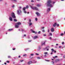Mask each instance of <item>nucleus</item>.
I'll return each mask as SVG.
<instances>
[{
	"label": "nucleus",
	"mask_w": 65,
	"mask_h": 65,
	"mask_svg": "<svg viewBox=\"0 0 65 65\" xmlns=\"http://www.w3.org/2000/svg\"><path fill=\"white\" fill-rule=\"evenodd\" d=\"M52 51V52H54L55 51V50H54V49L52 48L51 49Z\"/></svg>",
	"instance_id": "obj_19"
},
{
	"label": "nucleus",
	"mask_w": 65,
	"mask_h": 65,
	"mask_svg": "<svg viewBox=\"0 0 65 65\" xmlns=\"http://www.w3.org/2000/svg\"><path fill=\"white\" fill-rule=\"evenodd\" d=\"M24 36L25 37L26 36V35H24Z\"/></svg>",
	"instance_id": "obj_64"
},
{
	"label": "nucleus",
	"mask_w": 65,
	"mask_h": 65,
	"mask_svg": "<svg viewBox=\"0 0 65 65\" xmlns=\"http://www.w3.org/2000/svg\"><path fill=\"white\" fill-rule=\"evenodd\" d=\"M49 50V49L48 48H47V51H48Z\"/></svg>",
	"instance_id": "obj_61"
},
{
	"label": "nucleus",
	"mask_w": 65,
	"mask_h": 65,
	"mask_svg": "<svg viewBox=\"0 0 65 65\" xmlns=\"http://www.w3.org/2000/svg\"><path fill=\"white\" fill-rule=\"evenodd\" d=\"M10 15L12 18H13L14 19H15V18L16 17L15 16V14H14V13L12 12L11 13Z\"/></svg>",
	"instance_id": "obj_2"
},
{
	"label": "nucleus",
	"mask_w": 65,
	"mask_h": 65,
	"mask_svg": "<svg viewBox=\"0 0 65 65\" xmlns=\"http://www.w3.org/2000/svg\"><path fill=\"white\" fill-rule=\"evenodd\" d=\"M42 31L43 32H45V30L44 29H43L42 30Z\"/></svg>",
	"instance_id": "obj_35"
},
{
	"label": "nucleus",
	"mask_w": 65,
	"mask_h": 65,
	"mask_svg": "<svg viewBox=\"0 0 65 65\" xmlns=\"http://www.w3.org/2000/svg\"><path fill=\"white\" fill-rule=\"evenodd\" d=\"M43 35L44 36H46V35H45V34H44V35Z\"/></svg>",
	"instance_id": "obj_49"
},
{
	"label": "nucleus",
	"mask_w": 65,
	"mask_h": 65,
	"mask_svg": "<svg viewBox=\"0 0 65 65\" xmlns=\"http://www.w3.org/2000/svg\"><path fill=\"white\" fill-rule=\"evenodd\" d=\"M26 56V54H24V55H23V56H24V57H25V56Z\"/></svg>",
	"instance_id": "obj_39"
},
{
	"label": "nucleus",
	"mask_w": 65,
	"mask_h": 65,
	"mask_svg": "<svg viewBox=\"0 0 65 65\" xmlns=\"http://www.w3.org/2000/svg\"><path fill=\"white\" fill-rule=\"evenodd\" d=\"M53 54V53L52 52V53H51V55H52V54Z\"/></svg>",
	"instance_id": "obj_56"
},
{
	"label": "nucleus",
	"mask_w": 65,
	"mask_h": 65,
	"mask_svg": "<svg viewBox=\"0 0 65 65\" xmlns=\"http://www.w3.org/2000/svg\"><path fill=\"white\" fill-rule=\"evenodd\" d=\"M32 33H35V31H32Z\"/></svg>",
	"instance_id": "obj_47"
},
{
	"label": "nucleus",
	"mask_w": 65,
	"mask_h": 65,
	"mask_svg": "<svg viewBox=\"0 0 65 65\" xmlns=\"http://www.w3.org/2000/svg\"><path fill=\"white\" fill-rule=\"evenodd\" d=\"M37 59H41L40 57H37Z\"/></svg>",
	"instance_id": "obj_45"
},
{
	"label": "nucleus",
	"mask_w": 65,
	"mask_h": 65,
	"mask_svg": "<svg viewBox=\"0 0 65 65\" xmlns=\"http://www.w3.org/2000/svg\"><path fill=\"white\" fill-rule=\"evenodd\" d=\"M52 51V52H54L55 51V50H54V49L52 48L51 49Z\"/></svg>",
	"instance_id": "obj_21"
},
{
	"label": "nucleus",
	"mask_w": 65,
	"mask_h": 65,
	"mask_svg": "<svg viewBox=\"0 0 65 65\" xmlns=\"http://www.w3.org/2000/svg\"><path fill=\"white\" fill-rule=\"evenodd\" d=\"M16 25H21V22H19L17 23L16 24Z\"/></svg>",
	"instance_id": "obj_11"
},
{
	"label": "nucleus",
	"mask_w": 65,
	"mask_h": 65,
	"mask_svg": "<svg viewBox=\"0 0 65 65\" xmlns=\"http://www.w3.org/2000/svg\"><path fill=\"white\" fill-rule=\"evenodd\" d=\"M49 34H50V35H51V36H52V33H49Z\"/></svg>",
	"instance_id": "obj_30"
},
{
	"label": "nucleus",
	"mask_w": 65,
	"mask_h": 65,
	"mask_svg": "<svg viewBox=\"0 0 65 65\" xmlns=\"http://www.w3.org/2000/svg\"><path fill=\"white\" fill-rule=\"evenodd\" d=\"M23 61H24V60H20L21 62H23Z\"/></svg>",
	"instance_id": "obj_33"
},
{
	"label": "nucleus",
	"mask_w": 65,
	"mask_h": 65,
	"mask_svg": "<svg viewBox=\"0 0 65 65\" xmlns=\"http://www.w3.org/2000/svg\"><path fill=\"white\" fill-rule=\"evenodd\" d=\"M61 46H59V48H61Z\"/></svg>",
	"instance_id": "obj_60"
},
{
	"label": "nucleus",
	"mask_w": 65,
	"mask_h": 65,
	"mask_svg": "<svg viewBox=\"0 0 65 65\" xmlns=\"http://www.w3.org/2000/svg\"><path fill=\"white\" fill-rule=\"evenodd\" d=\"M56 25H57V23H54V24H53V26L54 27H56Z\"/></svg>",
	"instance_id": "obj_13"
},
{
	"label": "nucleus",
	"mask_w": 65,
	"mask_h": 65,
	"mask_svg": "<svg viewBox=\"0 0 65 65\" xmlns=\"http://www.w3.org/2000/svg\"><path fill=\"white\" fill-rule=\"evenodd\" d=\"M46 61H47V62H49V61H50L48 60H45Z\"/></svg>",
	"instance_id": "obj_43"
},
{
	"label": "nucleus",
	"mask_w": 65,
	"mask_h": 65,
	"mask_svg": "<svg viewBox=\"0 0 65 65\" xmlns=\"http://www.w3.org/2000/svg\"><path fill=\"white\" fill-rule=\"evenodd\" d=\"M25 9H26V7H24L23 8V10H25Z\"/></svg>",
	"instance_id": "obj_27"
},
{
	"label": "nucleus",
	"mask_w": 65,
	"mask_h": 65,
	"mask_svg": "<svg viewBox=\"0 0 65 65\" xmlns=\"http://www.w3.org/2000/svg\"><path fill=\"white\" fill-rule=\"evenodd\" d=\"M41 49V47L40 46H38V51H39Z\"/></svg>",
	"instance_id": "obj_8"
},
{
	"label": "nucleus",
	"mask_w": 65,
	"mask_h": 65,
	"mask_svg": "<svg viewBox=\"0 0 65 65\" xmlns=\"http://www.w3.org/2000/svg\"><path fill=\"white\" fill-rule=\"evenodd\" d=\"M50 48V46H48L47 47H45V49H47V48Z\"/></svg>",
	"instance_id": "obj_18"
},
{
	"label": "nucleus",
	"mask_w": 65,
	"mask_h": 65,
	"mask_svg": "<svg viewBox=\"0 0 65 65\" xmlns=\"http://www.w3.org/2000/svg\"><path fill=\"white\" fill-rule=\"evenodd\" d=\"M12 1H14V2H17V0H11Z\"/></svg>",
	"instance_id": "obj_26"
},
{
	"label": "nucleus",
	"mask_w": 65,
	"mask_h": 65,
	"mask_svg": "<svg viewBox=\"0 0 65 65\" xmlns=\"http://www.w3.org/2000/svg\"><path fill=\"white\" fill-rule=\"evenodd\" d=\"M14 7V5H13L12 6V7Z\"/></svg>",
	"instance_id": "obj_57"
},
{
	"label": "nucleus",
	"mask_w": 65,
	"mask_h": 65,
	"mask_svg": "<svg viewBox=\"0 0 65 65\" xmlns=\"http://www.w3.org/2000/svg\"><path fill=\"white\" fill-rule=\"evenodd\" d=\"M28 23L29 24V26H31V25H32V22H29Z\"/></svg>",
	"instance_id": "obj_16"
},
{
	"label": "nucleus",
	"mask_w": 65,
	"mask_h": 65,
	"mask_svg": "<svg viewBox=\"0 0 65 65\" xmlns=\"http://www.w3.org/2000/svg\"><path fill=\"white\" fill-rule=\"evenodd\" d=\"M45 41H45L44 42V43L43 44V43H42V45H43V44H44V45H45Z\"/></svg>",
	"instance_id": "obj_23"
},
{
	"label": "nucleus",
	"mask_w": 65,
	"mask_h": 65,
	"mask_svg": "<svg viewBox=\"0 0 65 65\" xmlns=\"http://www.w3.org/2000/svg\"><path fill=\"white\" fill-rule=\"evenodd\" d=\"M48 32H50V30L49 29H48Z\"/></svg>",
	"instance_id": "obj_44"
},
{
	"label": "nucleus",
	"mask_w": 65,
	"mask_h": 65,
	"mask_svg": "<svg viewBox=\"0 0 65 65\" xmlns=\"http://www.w3.org/2000/svg\"><path fill=\"white\" fill-rule=\"evenodd\" d=\"M14 22H17V20L16 19H14Z\"/></svg>",
	"instance_id": "obj_24"
},
{
	"label": "nucleus",
	"mask_w": 65,
	"mask_h": 65,
	"mask_svg": "<svg viewBox=\"0 0 65 65\" xmlns=\"http://www.w3.org/2000/svg\"><path fill=\"white\" fill-rule=\"evenodd\" d=\"M63 57L64 58H65V55L63 56Z\"/></svg>",
	"instance_id": "obj_63"
},
{
	"label": "nucleus",
	"mask_w": 65,
	"mask_h": 65,
	"mask_svg": "<svg viewBox=\"0 0 65 65\" xmlns=\"http://www.w3.org/2000/svg\"><path fill=\"white\" fill-rule=\"evenodd\" d=\"M35 34H37V32H34Z\"/></svg>",
	"instance_id": "obj_54"
},
{
	"label": "nucleus",
	"mask_w": 65,
	"mask_h": 65,
	"mask_svg": "<svg viewBox=\"0 0 65 65\" xmlns=\"http://www.w3.org/2000/svg\"><path fill=\"white\" fill-rule=\"evenodd\" d=\"M36 55H39V54H37V53H36Z\"/></svg>",
	"instance_id": "obj_52"
},
{
	"label": "nucleus",
	"mask_w": 65,
	"mask_h": 65,
	"mask_svg": "<svg viewBox=\"0 0 65 65\" xmlns=\"http://www.w3.org/2000/svg\"><path fill=\"white\" fill-rule=\"evenodd\" d=\"M44 27H42V28H41L42 29H44Z\"/></svg>",
	"instance_id": "obj_41"
},
{
	"label": "nucleus",
	"mask_w": 65,
	"mask_h": 65,
	"mask_svg": "<svg viewBox=\"0 0 65 65\" xmlns=\"http://www.w3.org/2000/svg\"><path fill=\"white\" fill-rule=\"evenodd\" d=\"M38 38V36H35L34 37V39H36V38Z\"/></svg>",
	"instance_id": "obj_10"
},
{
	"label": "nucleus",
	"mask_w": 65,
	"mask_h": 65,
	"mask_svg": "<svg viewBox=\"0 0 65 65\" xmlns=\"http://www.w3.org/2000/svg\"><path fill=\"white\" fill-rule=\"evenodd\" d=\"M13 50H15V48H12Z\"/></svg>",
	"instance_id": "obj_53"
},
{
	"label": "nucleus",
	"mask_w": 65,
	"mask_h": 65,
	"mask_svg": "<svg viewBox=\"0 0 65 65\" xmlns=\"http://www.w3.org/2000/svg\"><path fill=\"white\" fill-rule=\"evenodd\" d=\"M57 57H58V56H56L54 57H53V59H55L56 58H57Z\"/></svg>",
	"instance_id": "obj_25"
},
{
	"label": "nucleus",
	"mask_w": 65,
	"mask_h": 65,
	"mask_svg": "<svg viewBox=\"0 0 65 65\" xmlns=\"http://www.w3.org/2000/svg\"><path fill=\"white\" fill-rule=\"evenodd\" d=\"M32 63V61H29L28 62L27 64H28V65H30V64H31Z\"/></svg>",
	"instance_id": "obj_14"
},
{
	"label": "nucleus",
	"mask_w": 65,
	"mask_h": 65,
	"mask_svg": "<svg viewBox=\"0 0 65 65\" xmlns=\"http://www.w3.org/2000/svg\"><path fill=\"white\" fill-rule=\"evenodd\" d=\"M7 63H9V61H7Z\"/></svg>",
	"instance_id": "obj_59"
},
{
	"label": "nucleus",
	"mask_w": 65,
	"mask_h": 65,
	"mask_svg": "<svg viewBox=\"0 0 65 65\" xmlns=\"http://www.w3.org/2000/svg\"><path fill=\"white\" fill-rule=\"evenodd\" d=\"M40 32H41L40 31H39L38 32V34H40Z\"/></svg>",
	"instance_id": "obj_42"
},
{
	"label": "nucleus",
	"mask_w": 65,
	"mask_h": 65,
	"mask_svg": "<svg viewBox=\"0 0 65 65\" xmlns=\"http://www.w3.org/2000/svg\"><path fill=\"white\" fill-rule=\"evenodd\" d=\"M41 6V4H38L37 5V7H40Z\"/></svg>",
	"instance_id": "obj_12"
},
{
	"label": "nucleus",
	"mask_w": 65,
	"mask_h": 65,
	"mask_svg": "<svg viewBox=\"0 0 65 65\" xmlns=\"http://www.w3.org/2000/svg\"><path fill=\"white\" fill-rule=\"evenodd\" d=\"M56 26H57V27H58L59 26V24H57L56 25Z\"/></svg>",
	"instance_id": "obj_34"
},
{
	"label": "nucleus",
	"mask_w": 65,
	"mask_h": 65,
	"mask_svg": "<svg viewBox=\"0 0 65 65\" xmlns=\"http://www.w3.org/2000/svg\"><path fill=\"white\" fill-rule=\"evenodd\" d=\"M29 23H31V20L30 19H29Z\"/></svg>",
	"instance_id": "obj_36"
},
{
	"label": "nucleus",
	"mask_w": 65,
	"mask_h": 65,
	"mask_svg": "<svg viewBox=\"0 0 65 65\" xmlns=\"http://www.w3.org/2000/svg\"><path fill=\"white\" fill-rule=\"evenodd\" d=\"M64 34L63 33H62L60 34V36H62V35H63Z\"/></svg>",
	"instance_id": "obj_37"
},
{
	"label": "nucleus",
	"mask_w": 65,
	"mask_h": 65,
	"mask_svg": "<svg viewBox=\"0 0 65 65\" xmlns=\"http://www.w3.org/2000/svg\"><path fill=\"white\" fill-rule=\"evenodd\" d=\"M19 25H17V24H16L15 25V28H19Z\"/></svg>",
	"instance_id": "obj_7"
},
{
	"label": "nucleus",
	"mask_w": 65,
	"mask_h": 65,
	"mask_svg": "<svg viewBox=\"0 0 65 65\" xmlns=\"http://www.w3.org/2000/svg\"><path fill=\"white\" fill-rule=\"evenodd\" d=\"M28 42H31V40H29L28 41Z\"/></svg>",
	"instance_id": "obj_50"
},
{
	"label": "nucleus",
	"mask_w": 65,
	"mask_h": 65,
	"mask_svg": "<svg viewBox=\"0 0 65 65\" xmlns=\"http://www.w3.org/2000/svg\"><path fill=\"white\" fill-rule=\"evenodd\" d=\"M9 19L10 21H13V20H12V17H9Z\"/></svg>",
	"instance_id": "obj_6"
},
{
	"label": "nucleus",
	"mask_w": 65,
	"mask_h": 65,
	"mask_svg": "<svg viewBox=\"0 0 65 65\" xmlns=\"http://www.w3.org/2000/svg\"><path fill=\"white\" fill-rule=\"evenodd\" d=\"M52 51V52H54L55 51V50H54V49L52 48L51 49Z\"/></svg>",
	"instance_id": "obj_20"
},
{
	"label": "nucleus",
	"mask_w": 65,
	"mask_h": 65,
	"mask_svg": "<svg viewBox=\"0 0 65 65\" xmlns=\"http://www.w3.org/2000/svg\"><path fill=\"white\" fill-rule=\"evenodd\" d=\"M24 30H25V29H21V30L22 32H23V31H24Z\"/></svg>",
	"instance_id": "obj_28"
},
{
	"label": "nucleus",
	"mask_w": 65,
	"mask_h": 65,
	"mask_svg": "<svg viewBox=\"0 0 65 65\" xmlns=\"http://www.w3.org/2000/svg\"><path fill=\"white\" fill-rule=\"evenodd\" d=\"M19 8H20V9L22 8V7H19Z\"/></svg>",
	"instance_id": "obj_55"
},
{
	"label": "nucleus",
	"mask_w": 65,
	"mask_h": 65,
	"mask_svg": "<svg viewBox=\"0 0 65 65\" xmlns=\"http://www.w3.org/2000/svg\"><path fill=\"white\" fill-rule=\"evenodd\" d=\"M28 7H28V6H26V8L27 9V8H28Z\"/></svg>",
	"instance_id": "obj_29"
},
{
	"label": "nucleus",
	"mask_w": 65,
	"mask_h": 65,
	"mask_svg": "<svg viewBox=\"0 0 65 65\" xmlns=\"http://www.w3.org/2000/svg\"><path fill=\"white\" fill-rule=\"evenodd\" d=\"M31 2H34V1H33V0H31Z\"/></svg>",
	"instance_id": "obj_46"
},
{
	"label": "nucleus",
	"mask_w": 65,
	"mask_h": 65,
	"mask_svg": "<svg viewBox=\"0 0 65 65\" xmlns=\"http://www.w3.org/2000/svg\"><path fill=\"white\" fill-rule=\"evenodd\" d=\"M50 10H51V9L50 8H47V11L48 12H49V11H50Z\"/></svg>",
	"instance_id": "obj_17"
},
{
	"label": "nucleus",
	"mask_w": 65,
	"mask_h": 65,
	"mask_svg": "<svg viewBox=\"0 0 65 65\" xmlns=\"http://www.w3.org/2000/svg\"><path fill=\"white\" fill-rule=\"evenodd\" d=\"M59 61V59H56V62H58V61Z\"/></svg>",
	"instance_id": "obj_22"
},
{
	"label": "nucleus",
	"mask_w": 65,
	"mask_h": 65,
	"mask_svg": "<svg viewBox=\"0 0 65 65\" xmlns=\"http://www.w3.org/2000/svg\"><path fill=\"white\" fill-rule=\"evenodd\" d=\"M49 39H52V37H50L49 38Z\"/></svg>",
	"instance_id": "obj_48"
},
{
	"label": "nucleus",
	"mask_w": 65,
	"mask_h": 65,
	"mask_svg": "<svg viewBox=\"0 0 65 65\" xmlns=\"http://www.w3.org/2000/svg\"><path fill=\"white\" fill-rule=\"evenodd\" d=\"M37 62V61H35V62H34V63H36Z\"/></svg>",
	"instance_id": "obj_62"
},
{
	"label": "nucleus",
	"mask_w": 65,
	"mask_h": 65,
	"mask_svg": "<svg viewBox=\"0 0 65 65\" xmlns=\"http://www.w3.org/2000/svg\"><path fill=\"white\" fill-rule=\"evenodd\" d=\"M52 64H54V62L52 61Z\"/></svg>",
	"instance_id": "obj_58"
},
{
	"label": "nucleus",
	"mask_w": 65,
	"mask_h": 65,
	"mask_svg": "<svg viewBox=\"0 0 65 65\" xmlns=\"http://www.w3.org/2000/svg\"><path fill=\"white\" fill-rule=\"evenodd\" d=\"M30 7L33 10H39L38 8L36 7H33L32 6H30Z\"/></svg>",
	"instance_id": "obj_3"
},
{
	"label": "nucleus",
	"mask_w": 65,
	"mask_h": 65,
	"mask_svg": "<svg viewBox=\"0 0 65 65\" xmlns=\"http://www.w3.org/2000/svg\"><path fill=\"white\" fill-rule=\"evenodd\" d=\"M52 3V2L51 0H48L47 1V3L45 4V5H46L48 7H50V8L53 7L54 5H53L52 4H51Z\"/></svg>",
	"instance_id": "obj_1"
},
{
	"label": "nucleus",
	"mask_w": 65,
	"mask_h": 65,
	"mask_svg": "<svg viewBox=\"0 0 65 65\" xmlns=\"http://www.w3.org/2000/svg\"><path fill=\"white\" fill-rule=\"evenodd\" d=\"M17 14H19V15H20L22 13V11L20 9H19L17 10Z\"/></svg>",
	"instance_id": "obj_4"
},
{
	"label": "nucleus",
	"mask_w": 65,
	"mask_h": 65,
	"mask_svg": "<svg viewBox=\"0 0 65 65\" xmlns=\"http://www.w3.org/2000/svg\"><path fill=\"white\" fill-rule=\"evenodd\" d=\"M30 56H33L34 55V54H31L30 55Z\"/></svg>",
	"instance_id": "obj_31"
},
{
	"label": "nucleus",
	"mask_w": 65,
	"mask_h": 65,
	"mask_svg": "<svg viewBox=\"0 0 65 65\" xmlns=\"http://www.w3.org/2000/svg\"><path fill=\"white\" fill-rule=\"evenodd\" d=\"M44 54H45V55H44V57H47V56H46V54H47V52H44Z\"/></svg>",
	"instance_id": "obj_5"
},
{
	"label": "nucleus",
	"mask_w": 65,
	"mask_h": 65,
	"mask_svg": "<svg viewBox=\"0 0 65 65\" xmlns=\"http://www.w3.org/2000/svg\"><path fill=\"white\" fill-rule=\"evenodd\" d=\"M35 19L36 21H37V18H36Z\"/></svg>",
	"instance_id": "obj_40"
},
{
	"label": "nucleus",
	"mask_w": 65,
	"mask_h": 65,
	"mask_svg": "<svg viewBox=\"0 0 65 65\" xmlns=\"http://www.w3.org/2000/svg\"><path fill=\"white\" fill-rule=\"evenodd\" d=\"M36 14H37V16H39L40 15V14H39V13L37 12H36Z\"/></svg>",
	"instance_id": "obj_9"
},
{
	"label": "nucleus",
	"mask_w": 65,
	"mask_h": 65,
	"mask_svg": "<svg viewBox=\"0 0 65 65\" xmlns=\"http://www.w3.org/2000/svg\"><path fill=\"white\" fill-rule=\"evenodd\" d=\"M51 31L52 32H54V28H52L51 29Z\"/></svg>",
	"instance_id": "obj_15"
},
{
	"label": "nucleus",
	"mask_w": 65,
	"mask_h": 65,
	"mask_svg": "<svg viewBox=\"0 0 65 65\" xmlns=\"http://www.w3.org/2000/svg\"><path fill=\"white\" fill-rule=\"evenodd\" d=\"M24 13H26L27 12H26V11H24Z\"/></svg>",
	"instance_id": "obj_38"
},
{
	"label": "nucleus",
	"mask_w": 65,
	"mask_h": 65,
	"mask_svg": "<svg viewBox=\"0 0 65 65\" xmlns=\"http://www.w3.org/2000/svg\"><path fill=\"white\" fill-rule=\"evenodd\" d=\"M10 58V56H8V58Z\"/></svg>",
	"instance_id": "obj_51"
},
{
	"label": "nucleus",
	"mask_w": 65,
	"mask_h": 65,
	"mask_svg": "<svg viewBox=\"0 0 65 65\" xmlns=\"http://www.w3.org/2000/svg\"><path fill=\"white\" fill-rule=\"evenodd\" d=\"M12 29H9L8 30V31H12Z\"/></svg>",
	"instance_id": "obj_32"
}]
</instances>
